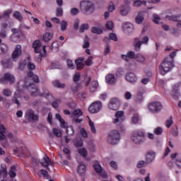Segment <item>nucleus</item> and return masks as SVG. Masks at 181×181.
Wrapping results in <instances>:
<instances>
[{"label":"nucleus","mask_w":181,"mask_h":181,"mask_svg":"<svg viewBox=\"0 0 181 181\" xmlns=\"http://www.w3.org/2000/svg\"><path fill=\"white\" fill-rule=\"evenodd\" d=\"M27 76L29 78H33L34 83H39V76H37V75H34L33 71H28Z\"/></svg>","instance_id":"nucleus-26"},{"label":"nucleus","mask_w":181,"mask_h":181,"mask_svg":"<svg viewBox=\"0 0 181 181\" xmlns=\"http://www.w3.org/2000/svg\"><path fill=\"white\" fill-rule=\"evenodd\" d=\"M41 166L42 168H45L49 170V166H53V162H52V160H50V158L49 156H45L42 160L40 162Z\"/></svg>","instance_id":"nucleus-12"},{"label":"nucleus","mask_w":181,"mask_h":181,"mask_svg":"<svg viewBox=\"0 0 181 181\" xmlns=\"http://www.w3.org/2000/svg\"><path fill=\"white\" fill-rule=\"evenodd\" d=\"M129 12H131V7L129 6L123 5L120 7L119 13L122 16H127Z\"/></svg>","instance_id":"nucleus-19"},{"label":"nucleus","mask_w":181,"mask_h":181,"mask_svg":"<svg viewBox=\"0 0 181 181\" xmlns=\"http://www.w3.org/2000/svg\"><path fill=\"white\" fill-rule=\"evenodd\" d=\"M40 173L43 176V177H47V179H49V173H47L46 170H40Z\"/></svg>","instance_id":"nucleus-56"},{"label":"nucleus","mask_w":181,"mask_h":181,"mask_svg":"<svg viewBox=\"0 0 181 181\" xmlns=\"http://www.w3.org/2000/svg\"><path fill=\"white\" fill-rule=\"evenodd\" d=\"M81 115H83V112L80 109L74 110L72 112V117L74 122H76V124H81L83 119L78 118H80Z\"/></svg>","instance_id":"nucleus-11"},{"label":"nucleus","mask_w":181,"mask_h":181,"mask_svg":"<svg viewBox=\"0 0 181 181\" xmlns=\"http://www.w3.org/2000/svg\"><path fill=\"white\" fill-rule=\"evenodd\" d=\"M56 16H63V8H58L56 10Z\"/></svg>","instance_id":"nucleus-62"},{"label":"nucleus","mask_w":181,"mask_h":181,"mask_svg":"<svg viewBox=\"0 0 181 181\" xmlns=\"http://www.w3.org/2000/svg\"><path fill=\"white\" fill-rule=\"evenodd\" d=\"M21 54H22V46L16 45L12 54L13 60H18Z\"/></svg>","instance_id":"nucleus-14"},{"label":"nucleus","mask_w":181,"mask_h":181,"mask_svg":"<svg viewBox=\"0 0 181 181\" xmlns=\"http://www.w3.org/2000/svg\"><path fill=\"white\" fill-rule=\"evenodd\" d=\"M8 52V45L6 44H0V54H4Z\"/></svg>","instance_id":"nucleus-40"},{"label":"nucleus","mask_w":181,"mask_h":181,"mask_svg":"<svg viewBox=\"0 0 181 181\" xmlns=\"http://www.w3.org/2000/svg\"><path fill=\"white\" fill-rule=\"evenodd\" d=\"M1 66L4 69H9V67H12V62H11V59L1 61Z\"/></svg>","instance_id":"nucleus-30"},{"label":"nucleus","mask_w":181,"mask_h":181,"mask_svg":"<svg viewBox=\"0 0 181 181\" xmlns=\"http://www.w3.org/2000/svg\"><path fill=\"white\" fill-rule=\"evenodd\" d=\"M19 98H21V92L19 90H17L11 99L13 104L17 105V107H21V102L19 101Z\"/></svg>","instance_id":"nucleus-15"},{"label":"nucleus","mask_w":181,"mask_h":181,"mask_svg":"<svg viewBox=\"0 0 181 181\" xmlns=\"http://www.w3.org/2000/svg\"><path fill=\"white\" fill-rule=\"evenodd\" d=\"M162 132H163V130L160 127H157L154 129V134L156 135H162Z\"/></svg>","instance_id":"nucleus-60"},{"label":"nucleus","mask_w":181,"mask_h":181,"mask_svg":"<svg viewBox=\"0 0 181 181\" xmlns=\"http://www.w3.org/2000/svg\"><path fill=\"white\" fill-rule=\"evenodd\" d=\"M116 118L114 119L113 123L114 124H118L119 122L120 124L124 122V111H118L115 114Z\"/></svg>","instance_id":"nucleus-16"},{"label":"nucleus","mask_w":181,"mask_h":181,"mask_svg":"<svg viewBox=\"0 0 181 181\" xmlns=\"http://www.w3.org/2000/svg\"><path fill=\"white\" fill-rule=\"evenodd\" d=\"M80 84H76V86H72L71 87V90L73 91V93H77L78 90H80Z\"/></svg>","instance_id":"nucleus-63"},{"label":"nucleus","mask_w":181,"mask_h":181,"mask_svg":"<svg viewBox=\"0 0 181 181\" xmlns=\"http://www.w3.org/2000/svg\"><path fill=\"white\" fill-rule=\"evenodd\" d=\"M52 84L54 87H56L57 88H64L66 87V84L62 83L59 80L54 81Z\"/></svg>","instance_id":"nucleus-29"},{"label":"nucleus","mask_w":181,"mask_h":181,"mask_svg":"<svg viewBox=\"0 0 181 181\" xmlns=\"http://www.w3.org/2000/svg\"><path fill=\"white\" fill-rule=\"evenodd\" d=\"M8 175L11 178L16 177V165H13L11 167Z\"/></svg>","instance_id":"nucleus-31"},{"label":"nucleus","mask_w":181,"mask_h":181,"mask_svg":"<svg viewBox=\"0 0 181 181\" xmlns=\"http://www.w3.org/2000/svg\"><path fill=\"white\" fill-rule=\"evenodd\" d=\"M77 172L79 175H84L86 173V165L84 164H80L78 166Z\"/></svg>","instance_id":"nucleus-33"},{"label":"nucleus","mask_w":181,"mask_h":181,"mask_svg":"<svg viewBox=\"0 0 181 181\" xmlns=\"http://www.w3.org/2000/svg\"><path fill=\"white\" fill-rule=\"evenodd\" d=\"M101 108H103V103H101V101H96L89 106L88 111L90 114H97V112H99V111L101 110Z\"/></svg>","instance_id":"nucleus-6"},{"label":"nucleus","mask_w":181,"mask_h":181,"mask_svg":"<svg viewBox=\"0 0 181 181\" xmlns=\"http://www.w3.org/2000/svg\"><path fill=\"white\" fill-rule=\"evenodd\" d=\"M134 100L137 104H141L144 101V90L138 92Z\"/></svg>","instance_id":"nucleus-24"},{"label":"nucleus","mask_w":181,"mask_h":181,"mask_svg":"<svg viewBox=\"0 0 181 181\" xmlns=\"http://www.w3.org/2000/svg\"><path fill=\"white\" fill-rule=\"evenodd\" d=\"M83 62H84V58H78L75 61L77 70H83L84 69Z\"/></svg>","instance_id":"nucleus-23"},{"label":"nucleus","mask_w":181,"mask_h":181,"mask_svg":"<svg viewBox=\"0 0 181 181\" xmlns=\"http://www.w3.org/2000/svg\"><path fill=\"white\" fill-rule=\"evenodd\" d=\"M13 18L16 19L17 21H19V22H22L23 21V17L22 16V14L19 13V11H14L13 13Z\"/></svg>","instance_id":"nucleus-35"},{"label":"nucleus","mask_w":181,"mask_h":181,"mask_svg":"<svg viewBox=\"0 0 181 181\" xmlns=\"http://www.w3.org/2000/svg\"><path fill=\"white\" fill-rule=\"evenodd\" d=\"M176 54H177L176 51H174V52H171V53L170 54L169 57H165V59L166 60H169V59H171V62L173 63V59H175Z\"/></svg>","instance_id":"nucleus-48"},{"label":"nucleus","mask_w":181,"mask_h":181,"mask_svg":"<svg viewBox=\"0 0 181 181\" xmlns=\"http://www.w3.org/2000/svg\"><path fill=\"white\" fill-rule=\"evenodd\" d=\"M172 69H173V62H172V59H170V58H168V60L164 58V60L159 66L160 74H162V76H165V74L169 73V71H170Z\"/></svg>","instance_id":"nucleus-1"},{"label":"nucleus","mask_w":181,"mask_h":181,"mask_svg":"<svg viewBox=\"0 0 181 181\" xmlns=\"http://www.w3.org/2000/svg\"><path fill=\"white\" fill-rule=\"evenodd\" d=\"M78 153L81 155V156H83V158L87 157V150L86 148H79Z\"/></svg>","instance_id":"nucleus-47"},{"label":"nucleus","mask_w":181,"mask_h":181,"mask_svg":"<svg viewBox=\"0 0 181 181\" xmlns=\"http://www.w3.org/2000/svg\"><path fill=\"white\" fill-rule=\"evenodd\" d=\"M92 33H96L97 35H101L103 33V29L100 27H93L91 28Z\"/></svg>","instance_id":"nucleus-38"},{"label":"nucleus","mask_w":181,"mask_h":181,"mask_svg":"<svg viewBox=\"0 0 181 181\" xmlns=\"http://www.w3.org/2000/svg\"><path fill=\"white\" fill-rule=\"evenodd\" d=\"M132 124H138L139 122V115L134 114L132 117Z\"/></svg>","instance_id":"nucleus-45"},{"label":"nucleus","mask_w":181,"mask_h":181,"mask_svg":"<svg viewBox=\"0 0 181 181\" xmlns=\"http://www.w3.org/2000/svg\"><path fill=\"white\" fill-rule=\"evenodd\" d=\"M66 64L69 69H71V70L76 69V66L73 64V61L70 59H67Z\"/></svg>","instance_id":"nucleus-50"},{"label":"nucleus","mask_w":181,"mask_h":181,"mask_svg":"<svg viewBox=\"0 0 181 181\" xmlns=\"http://www.w3.org/2000/svg\"><path fill=\"white\" fill-rule=\"evenodd\" d=\"M25 86L28 88V90L30 91L33 97H36V95H40V92L39 91V89L34 83H31L28 86V82L25 81Z\"/></svg>","instance_id":"nucleus-9"},{"label":"nucleus","mask_w":181,"mask_h":181,"mask_svg":"<svg viewBox=\"0 0 181 181\" xmlns=\"http://www.w3.org/2000/svg\"><path fill=\"white\" fill-rule=\"evenodd\" d=\"M83 47H84V49H87L88 47H90V42H88V36H86L85 38Z\"/></svg>","instance_id":"nucleus-55"},{"label":"nucleus","mask_w":181,"mask_h":181,"mask_svg":"<svg viewBox=\"0 0 181 181\" xmlns=\"http://www.w3.org/2000/svg\"><path fill=\"white\" fill-rule=\"evenodd\" d=\"M0 37H1L2 39H6V30L1 29Z\"/></svg>","instance_id":"nucleus-61"},{"label":"nucleus","mask_w":181,"mask_h":181,"mask_svg":"<svg viewBox=\"0 0 181 181\" xmlns=\"http://www.w3.org/2000/svg\"><path fill=\"white\" fill-rule=\"evenodd\" d=\"M173 124V118L172 117H170V119H168L166 121V127L167 128H170V126H172Z\"/></svg>","instance_id":"nucleus-59"},{"label":"nucleus","mask_w":181,"mask_h":181,"mask_svg":"<svg viewBox=\"0 0 181 181\" xmlns=\"http://www.w3.org/2000/svg\"><path fill=\"white\" fill-rule=\"evenodd\" d=\"M114 26V23L112 21H108L105 24L106 29H108V30H112V28Z\"/></svg>","instance_id":"nucleus-52"},{"label":"nucleus","mask_w":181,"mask_h":181,"mask_svg":"<svg viewBox=\"0 0 181 181\" xmlns=\"http://www.w3.org/2000/svg\"><path fill=\"white\" fill-rule=\"evenodd\" d=\"M136 60L139 63H145L146 58L144 55L138 54L136 55Z\"/></svg>","instance_id":"nucleus-39"},{"label":"nucleus","mask_w":181,"mask_h":181,"mask_svg":"<svg viewBox=\"0 0 181 181\" xmlns=\"http://www.w3.org/2000/svg\"><path fill=\"white\" fill-rule=\"evenodd\" d=\"M131 139L134 144L140 145L145 141V132L142 130H136L132 133Z\"/></svg>","instance_id":"nucleus-2"},{"label":"nucleus","mask_w":181,"mask_h":181,"mask_svg":"<svg viewBox=\"0 0 181 181\" xmlns=\"http://www.w3.org/2000/svg\"><path fill=\"white\" fill-rule=\"evenodd\" d=\"M3 95L6 97H11L12 95V91L11 90L6 88L3 90Z\"/></svg>","instance_id":"nucleus-51"},{"label":"nucleus","mask_w":181,"mask_h":181,"mask_svg":"<svg viewBox=\"0 0 181 181\" xmlns=\"http://www.w3.org/2000/svg\"><path fill=\"white\" fill-rule=\"evenodd\" d=\"M121 135L119 134V132L117 130H113L109 134L107 141L109 144H111V145H117L119 141Z\"/></svg>","instance_id":"nucleus-4"},{"label":"nucleus","mask_w":181,"mask_h":181,"mask_svg":"<svg viewBox=\"0 0 181 181\" xmlns=\"http://www.w3.org/2000/svg\"><path fill=\"white\" fill-rule=\"evenodd\" d=\"M129 59H136V55H135V52L134 51H129L127 53Z\"/></svg>","instance_id":"nucleus-58"},{"label":"nucleus","mask_w":181,"mask_h":181,"mask_svg":"<svg viewBox=\"0 0 181 181\" xmlns=\"http://www.w3.org/2000/svg\"><path fill=\"white\" fill-rule=\"evenodd\" d=\"M80 11L76 8H73L70 11L71 15H73L74 16H76V15H78Z\"/></svg>","instance_id":"nucleus-57"},{"label":"nucleus","mask_w":181,"mask_h":181,"mask_svg":"<svg viewBox=\"0 0 181 181\" xmlns=\"http://www.w3.org/2000/svg\"><path fill=\"white\" fill-rule=\"evenodd\" d=\"M108 107L110 110H113L115 111L116 110H118L119 107V100H118L117 98H112L110 100Z\"/></svg>","instance_id":"nucleus-13"},{"label":"nucleus","mask_w":181,"mask_h":181,"mask_svg":"<svg viewBox=\"0 0 181 181\" xmlns=\"http://www.w3.org/2000/svg\"><path fill=\"white\" fill-rule=\"evenodd\" d=\"M61 26V30L64 32V30H67V21L63 20L59 23Z\"/></svg>","instance_id":"nucleus-42"},{"label":"nucleus","mask_w":181,"mask_h":181,"mask_svg":"<svg viewBox=\"0 0 181 181\" xmlns=\"http://www.w3.org/2000/svg\"><path fill=\"white\" fill-rule=\"evenodd\" d=\"M80 8L83 13H91L94 12V4L91 1H82L80 3Z\"/></svg>","instance_id":"nucleus-3"},{"label":"nucleus","mask_w":181,"mask_h":181,"mask_svg":"<svg viewBox=\"0 0 181 181\" xmlns=\"http://www.w3.org/2000/svg\"><path fill=\"white\" fill-rule=\"evenodd\" d=\"M5 127H4V124H0V141H2V139H5Z\"/></svg>","instance_id":"nucleus-36"},{"label":"nucleus","mask_w":181,"mask_h":181,"mask_svg":"<svg viewBox=\"0 0 181 181\" xmlns=\"http://www.w3.org/2000/svg\"><path fill=\"white\" fill-rule=\"evenodd\" d=\"M55 117L57 119H58V121H59L60 127L62 128H66V121H64L63 118H62V116L59 114H56Z\"/></svg>","instance_id":"nucleus-28"},{"label":"nucleus","mask_w":181,"mask_h":181,"mask_svg":"<svg viewBox=\"0 0 181 181\" xmlns=\"http://www.w3.org/2000/svg\"><path fill=\"white\" fill-rule=\"evenodd\" d=\"M93 167L96 173H98L99 176H100L101 177H107V173H105L104 170H103V167H101V165H100V162L95 161Z\"/></svg>","instance_id":"nucleus-10"},{"label":"nucleus","mask_w":181,"mask_h":181,"mask_svg":"<svg viewBox=\"0 0 181 181\" xmlns=\"http://www.w3.org/2000/svg\"><path fill=\"white\" fill-rule=\"evenodd\" d=\"M11 13H12L11 9L4 11L3 14L0 15V19H2V18H9Z\"/></svg>","instance_id":"nucleus-41"},{"label":"nucleus","mask_w":181,"mask_h":181,"mask_svg":"<svg viewBox=\"0 0 181 181\" xmlns=\"http://www.w3.org/2000/svg\"><path fill=\"white\" fill-rule=\"evenodd\" d=\"M76 146H83V140L81 139H76L75 141Z\"/></svg>","instance_id":"nucleus-64"},{"label":"nucleus","mask_w":181,"mask_h":181,"mask_svg":"<svg viewBox=\"0 0 181 181\" xmlns=\"http://www.w3.org/2000/svg\"><path fill=\"white\" fill-rule=\"evenodd\" d=\"M148 42H149V37L148 36H144L143 37L142 41H140L139 38H135L134 39L135 50H136L137 52H139V50L141 49V46H142V45H148Z\"/></svg>","instance_id":"nucleus-8"},{"label":"nucleus","mask_w":181,"mask_h":181,"mask_svg":"<svg viewBox=\"0 0 181 181\" xmlns=\"http://www.w3.org/2000/svg\"><path fill=\"white\" fill-rule=\"evenodd\" d=\"M153 22H154V23H156V25H159V21H160V17L156 14V13H154L153 14Z\"/></svg>","instance_id":"nucleus-49"},{"label":"nucleus","mask_w":181,"mask_h":181,"mask_svg":"<svg viewBox=\"0 0 181 181\" xmlns=\"http://www.w3.org/2000/svg\"><path fill=\"white\" fill-rule=\"evenodd\" d=\"M105 79L107 84H114L115 83V76L114 74H108Z\"/></svg>","instance_id":"nucleus-25"},{"label":"nucleus","mask_w":181,"mask_h":181,"mask_svg":"<svg viewBox=\"0 0 181 181\" xmlns=\"http://www.w3.org/2000/svg\"><path fill=\"white\" fill-rule=\"evenodd\" d=\"M25 119L28 122H33L39 119V115L35 114V110L30 109L25 112Z\"/></svg>","instance_id":"nucleus-7"},{"label":"nucleus","mask_w":181,"mask_h":181,"mask_svg":"<svg viewBox=\"0 0 181 181\" xmlns=\"http://www.w3.org/2000/svg\"><path fill=\"white\" fill-rule=\"evenodd\" d=\"M126 80L129 83H136V76L134 73H129L126 75Z\"/></svg>","instance_id":"nucleus-22"},{"label":"nucleus","mask_w":181,"mask_h":181,"mask_svg":"<svg viewBox=\"0 0 181 181\" xmlns=\"http://www.w3.org/2000/svg\"><path fill=\"white\" fill-rule=\"evenodd\" d=\"M35 53L40 54V57L42 58L43 55L40 53V41L35 40L33 44Z\"/></svg>","instance_id":"nucleus-18"},{"label":"nucleus","mask_w":181,"mask_h":181,"mask_svg":"<svg viewBox=\"0 0 181 181\" xmlns=\"http://www.w3.org/2000/svg\"><path fill=\"white\" fill-rule=\"evenodd\" d=\"M156 156V154L155 153L154 151H148L146 157V160L147 163H151L152 162H153V160H155V156Z\"/></svg>","instance_id":"nucleus-21"},{"label":"nucleus","mask_w":181,"mask_h":181,"mask_svg":"<svg viewBox=\"0 0 181 181\" xmlns=\"http://www.w3.org/2000/svg\"><path fill=\"white\" fill-rule=\"evenodd\" d=\"M52 132L55 136H57V138H60L62 136V132L58 129H53Z\"/></svg>","instance_id":"nucleus-53"},{"label":"nucleus","mask_w":181,"mask_h":181,"mask_svg":"<svg viewBox=\"0 0 181 181\" xmlns=\"http://www.w3.org/2000/svg\"><path fill=\"white\" fill-rule=\"evenodd\" d=\"M123 30L127 33H131L134 30V25L131 23H124L122 24Z\"/></svg>","instance_id":"nucleus-20"},{"label":"nucleus","mask_w":181,"mask_h":181,"mask_svg":"<svg viewBox=\"0 0 181 181\" xmlns=\"http://www.w3.org/2000/svg\"><path fill=\"white\" fill-rule=\"evenodd\" d=\"M132 1H133L134 6H136V8H139L140 6H142V5H146V2L145 1H141V0H132Z\"/></svg>","instance_id":"nucleus-32"},{"label":"nucleus","mask_w":181,"mask_h":181,"mask_svg":"<svg viewBox=\"0 0 181 181\" xmlns=\"http://www.w3.org/2000/svg\"><path fill=\"white\" fill-rule=\"evenodd\" d=\"M146 163H147L145 160H140L137 163L136 167L139 168H144Z\"/></svg>","instance_id":"nucleus-54"},{"label":"nucleus","mask_w":181,"mask_h":181,"mask_svg":"<svg viewBox=\"0 0 181 181\" xmlns=\"http://www.w3.org/2000/svg\"><path fill=\"white\" fill-rule=\"evenodd\" d=\"M11 32L13 33L12 36H17V37H21V29H18V28H13L11 30Z\"/></svg>","instance_id":"nucleus-44"},{"label":"nucleus","mask_w":181,"mask_h":181,"mask_svg":"<svg viewBox=\"0 0 181 181\" xmlns=\"http://www.w3.org/2000/svg\"><path fill=\"white\" fill-rule=\"evenodd\" d=\"M42 39H43L44 42H50V40H52V39H53V34H52L50 33H46L43 35Z\"/></svg>","instance_id":"nucleus-34"},{"label":"nucleus","mask_w":181,"mask_h":181,"mask_svg":"<svg viewBox=\"0 0 181 181\" xmlns=\"http://www.w3.org/2000/svg\"><path fill=\"white\" fill-rule=\"evenodd\" d=\"M89 127L90 128V132L92 134H96L97 129H95V125L94 124V122L91 121V119L89 118Z\"/></svg>","instance_id":"nucleus-37"},{"label":"nucleus","mask_w":181,"mask_h":181,"mask_svg":"<svg viewBox=\"0 0 181 181\" xmlns=\"http://www.w3.org/2000/svg\"><path fill=\"white\" fill-rule=\"evenodd\" d=\"M90 26L88 25V24H82L79 28V31L81 32V33H84V30H88Z\"/></svg>","instance_id":"nucleus-46"},{"label":"nucleus","mask_w":181,"mask_h":181,"mask_svg":"<svg viewBox=\"0 0 181 181\" xmlns=\"http://www.w3.org/2000/svg\"><path fill=\"white\" fill-rule=\"evenodd\" d=\"M98 88V82L97 81H93L90 85L89 90L90 93H94V91H97Z\"/></svg>","instance_id":"nucleus-27"},{"label":"nucleus","mask_w":181,"mask_h":181,"mask_svg":"<svg viewBox=\"0 0 181 181\" xmlns=\"http://www.w3.org/2000/svg\"><path fill=\"white\" fill-rule=\"evenodd\" d=\"M0 81L1 83H4V81H9L10 84H13V83H15V77L10 74H6Z\"/></svg>","instance_id":"nucleus-17"},{"label":"nucleus","mask_w":181,"mask_h":181,"mask_svg":"<svg viewBox=\"0 0 181 181\" xmlns=\"http://www.w3.org/2000/svg\"><path fill=\"white\" fill-rule=\"evenodd\" d=\"M162 108H163V106L160 102H152L148 105L149 112H153V114L160 112Z\"/></svg>","instance_id":"nucleus-5"},{"label":"nucleus","mask_w":181,"mask_h":181,"mask_svg":"<svg viewBox=\"0 0 181 181\" xmlns=\"http://www.w3.org/2000/svg\"><path fill=\"white\" fill-rule=\"evenodd\" d=\"M135 21L136 23H142V22L144 21V16L142 15V13H139L136 17Z\"/></svg>","instance_id":"nucleus-43"}]
</instances>
